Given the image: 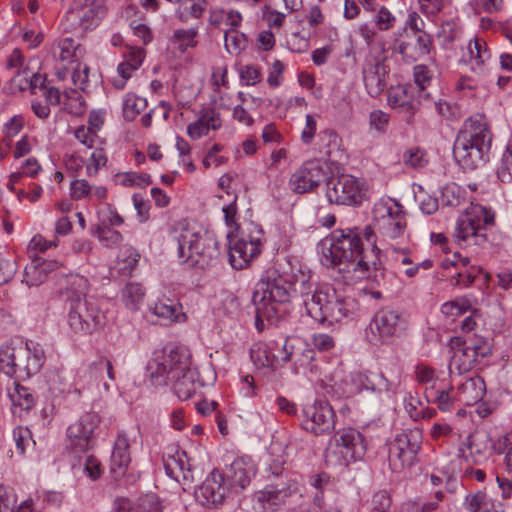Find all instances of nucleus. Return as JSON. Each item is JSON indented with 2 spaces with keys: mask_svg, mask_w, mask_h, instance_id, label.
<instances>
[{
  "mask_svg": "<svg viewBox=\"0 0 512 512\" xmlns=\"http://www.w3.org/2000/svg\"><path fill=\"white\" fill-rule=\"evenodd\" d=\"M278 348L276 341L261 342L253 345L250 351V357L254 365L259 368H274L278 363V357L274 350Z\"/></svg>",
  "mask_w": 512,
  "mask_h": 512,
  "instance_id": "38",
  "label": "nucleus"
},
{
  "mask_svg": "<svg viewBox=\"0 0 512 512\" xmlns=\"http://www.w3.org/2000/svg\"><path fill=\"white\" fill-rule=\"evenodd\" d=\"M491 137L482 117L468 118L453 145L454 160L482 159L489 149Z\"/></svg>",
  "mask_w": 512,
  "mask_h": 512,
  "instance_id": "6",
  "label": "nucleus"
},
{
  "mask_svg": "<svg viewBox=\"0 0 512 512\" xmlns=\"http://www.w3.org/2000/svg\"><path fill=\"white\" fill-rule=\"evenodd\" d=\"M197 36L198 30L196 28L177 29L173 32L170 43L173 44L180 53H185L189 48L197 46Z\"/></svg>",
  "mask_w": 512,
  "mask_h": 512,
  "instance_id": "43",
  "label": "nucleus"
},
{
  "mask_svg": "<svg viewBox=\"0 0 512 512\" xmlns=\"http://www.w3.org/2000/svg\"><path fill=\"white\" fill-rule=\"evenodd\" d=\"M190 350L184 345L170 344L154 353L148 362L147 372L155 387L167 386L177 375L187 371L192 364Z\"/></svg>",
  "mask_w": 512,
  "mask_h": 512,
  "instance_id": "4",
  "label": "nucleus"
},
{
  "mask_svg": "<svg viewBox=\"0 0 512 512\" xmlns=\"http://www.w3.org/2000/svg\"><path fill=\"white\" fill-rule=\"evenodd\" d=\"M331 174L330 162H304L290 177L293 192L304 194L313 191Z\"/></svg>",
  "mask_w": 512,
  "mask_h": 512,
  "instance_id": "18",
  "label": "nucleus"
},
{
  "mask_svg": "<svg viewBox=\"0 0 512 512\" xmlns=\"http://www.w3.org/2000/svg\"><path fill=\"white\" fill-rule=\"evenodd\" d=\"M453 350L450 363V375H461L472 370L477 363L491 353V346L483 337L462 339L454 337L450 341Z\"/></svg>",
  "mask_w": 512,
  "mask_h": 512,
  "instance_id": "9",
  "label": "nucleus"
},
{
  "mask_svg": "<svg viewBox=\"0 0 512 512\" xmlns=\"http://www.w3.org/2000/svg\"><path fill=\"white\" fill-rule=\"evenodd\" d=\"M403 329L401 315L389 309L378 311L372 318L367 330L368 341L373 345L388 342Z\"/></svg>",
  "mask_w": 512,
  "mask_h": 512,
  "instance_id": "19",
  "label": "nucleus"
},
{
  "mask_svg": "<svg viewBox=\"0 0 512 512\" xmlns=\"http://www.w3.org/2000/svg\"><path fill=\"white\" fill-rule=\"evenodd\" d=\"M133 512H163V505L156 494H145L133 506Z\"/></svg>",
  "mask_w": 512,
  "mask_h": 512,
  "instance_id": "51",
  "label": "nucleus"
},
{
  "mask_svg": "<svg viewBox=\"0 0 512 512\" xmlns=\"http://www.w3.org/2000/svg\"><path fill=\"white\" fill-rule=\"evenodd\" d=\"M24 126V118L21 115H15L13 116L5 125L3 128V132L5 135L4 141L6 142V145H9L7 142L12 137L16 136L23 128Z\"/></svg>",
  "mask_w": 512,
  "mask_h": 512,
  "instance_id": "63",
  "label": "nucleus"
},
{
  "mask_svg": "<svg viewBox=\"0 0 512 512\" xmlns=\"http://www.w3.org/2000/svg\"><path fill=\"white\" fill-rule=\"evenodd\" d=\"M147 107V100L133 93H128L123 99L122 112L123 117L128 120H134Z\"/></svg>",
  "mask_w": 512,
  "mask_h": 512,
  "instance_id": "45",
  "label": "nucleus"
},
{
  "mask_svg": "<svg viewBox=\"0 0 512 512\" xmlns=\"http://www.w3.org/2000/svg\"><path fill=\"white\" fill-rule=\"evenodd\" d=\"M326 194L331 203L357 205L365 196V183L352 175L343 174L328 182Z\"/></svg>",
  "mask_w": 512,
  "mask_h": 512,
  "instance_id": "17",
  "label": "nucleus"
},
{
  "mask_svg": "<svg viewBox=\"0 0 512 512\" xmlns=\"http://www.w3.org/2000/svg\"><path fill=\"white\" fill-rule=\"evenodd\" d=\"M130 441L125 432L118 433L111 454V471L115 474H123L128 467L130 457Z\"/></svg>",
  "mask_w": 512,
  "mask_h": 512,
  "instance_id": "36",
  "label": "nucleus"
},
{
  "mask_svg": "<svg viewBox=\"0 0 512 512\" xmlns=\"http://www.w3.org/2000/svg\"><path fill=\"white\" fill-rule=\"evenodd\" d=\"M67 306L68 325L75 334H90L101 325L100 311L92 301L75 299Z\"/></svg>",
  "mask_w": 512,
  "mask_h": 512,
  "instance_id": "15",
  "label": "nucleus"
},
{
  "mask_svg": "<svg viewBox=\"0 0 512 512\" xmlns=\"http://www.w3.org/2000/svg\"><path fill=\"white\" fill-rule=\"evenodd\" d=\"M17 496L10 487L0 484V512H33V501L28 499L16 507Z\"/></svg>",
  "mask_w": 512,
  "mask_h": 512,
  "instance_id": "40",
  "label": "nucleus"
},
{
  "mask_svg": "<svg viewBox=\"0 0 512 512\" xmlns=\"http://www.w3.org/2000/svg\"><path fill=\"white\" fill-rule=\"evenodd\" d=\"M124 222L122 216L112 208L110 205H106L104 208L98 211V224L94 227H117L122 225Z\"/></svg>",
  "mask_w": 512,
  "mask_h": 512,
  "instance_id": "52",
  "label": "nucleus"
},
{
  "mask_svg": "<svg viewBox=\"0 0 512 512\" xmlns=\"http://www.w3.org/2000/svg\"><path fill=\"white\" fill-rule=\"evenodd\" d=\"M220 114L214 109L206 108L200 111L196 121L187 127V134L196 140L208 134L209 130H217L221 127Z\"/></svg>",
  "mask_w": 512,
  "mask_h": 512,
  "instance_id": "32",
  "label": "nucleus"
},
{
  "mask_svg": "<svg viewBox=\"0 0 512 512\" xmlns=\"http://www.w3.org/2000/svg\"><path fill=\"white\" fill-rule=\"evenodd\" d=\"M481 273L480 266H469L467 269L459 270L451 279V283L454 286L469 287Z\"/></svg>",
  "mask_w": 512,
  "mask_h": 512,
  "instance_id": "55",
  "label": "nucleus"
},
{
  "mask_svg": "<svg viewBox=\"0 0 512 512\" xmlns=\"http://www.w3.org/2000/svg\"><path fill=\"white\" fill-rule=\"evenodd\" d=\"M80 9L70 13L76 16L82 30L90 29L97 25V21L104 14L103 0H81Z\"/></svg>",
  "mask_w": 512,
  "mask_h": 512,
  "instance_id": "35",
  "label": "nucleus"
},
{
  "mask_svg": "<svg viewBox=\"0 0 512 512\" xmlns=\"http://www.w3.org/2000/svg\"><path fill=\"white\" fill-rule=\"evenodd\" d=\"M92 234L106 247L113 248L118 246L122 240V234L111 227H93Z\"/></svg>",
  "mask_w": 512,
  "mask_h": 512,
  "instance_id": "47",
  "label": "nucleus"
},
{
  "mask_svg": "<svg viewBox=\"0 0 512 512\" xmlns=\"http://www.w3.org/2000/svg\"><path fill=\"white\" fill-rule=\"evenodd\" d=\"M465 445L469 450V457L474 464L485 463L493 454V441L485 431L470 434Z\"/></svg>",
  "mask_w": 512,
  "mask_h": 512,
  "instance_id": "30",
  "label": "nucleus"
},
{
  "mask_svg": "<svg viewBox=\"0 0 512 512\" xmlns=\"http://www.w3.org/2000/svg\"><path fill=\"white\" fill-rule=\"evenodd\" d=\"M374 236L371 226L337 229L319 242L320 261L326 267L338 266L348 285L364 279L379 285L384 278V269L381 250L376 246Z\"/></svg>",
  "mask_w": 512,
  "mask_h": 512,
  "instance_id": "1",
  "label": "nucleus"
},
{
  "mask_svg": "<svg viewBox=\"0 0 512 512\" xmlns=\"http://www.w3.org/2000/svg\"><path fill=\"white\" fill-rule=\"evenodd\" d=\"M375 229L384 240H396L405 234L406 214L396 200L380 199L372 210Z\"/></svg>",
  "mask_w": 512,
  "mask_h": 512,
  "instance_id": "11",
  "label": "nucleus"
},
{
  "mask_svg": "<svg viewBox=\"0 0 512 512\" xmlns=\"http://www.w3.org/2000/svg\"><path fill=\"white\" fill-rule=\"evenodd\" d=\"M138 68H134L130 63L125 61L121 62L117 67L119 78H115L112 81L113 86L116 89H123L126 85L127 80L131 77L132 73Z\"/></svg>",
  "mask_w": 512,
  "mask_h": 512,
  "instance_id": "61",
  "label": "nucleus"
},
{
  "mask_svg": "<svg viewBox=\"0 0 512 512\" xmlns=\"http://www.w3.org/2000/svg\"><path fill=\"white\" fill-rule=\"evenodd\" d=\"M297 490V482L292 479L267 485L253 494V508L256 512H278Z\"/></svg>",
  "mask_w": 512,
  "mask_h": 512,
  "instance_id": "13",
  "label": "nucleus"
},
{
  "mask_svg": "<svg viewBox=\"0 0 512 512\" xmlns=\"http://www.w3.org/2000/svg\"><path fill=\"white\" fill-rule=\"evenodd\" d=\"M432 48L431 36L426 32H409L406 28L399 30L391 43L393 52L403 59L415 62L427 56Z\"/></svg>",
  "mask_w": 512,
  "mask_h": 512,
  "instance_id": "14",
  "label": "nucleus"
},
{
  "mask_svg": "<svg viewBox=\"0 0 512 512\" xmlns=\"http://www.w3.org/2000/svg\"><path fill=\"white\" fill-rule=\"evenodd\" d=\"M495 224V213L479 204H471L458 217L453 232V238L459 245L479 244L485 239L483 230Z\"/></svg>",
  "mask_w": 512,
  "mask_h": 512,
  "instance_id": "8",
  "label": "nucleus"
},
{
  "mask_svg": "<svg viewBox=\"0 0 512 512\" xmlns=\"http://www.w3.org/2000/svg\"><path fill=\"white\" fill-rule=\"evenodd\" d=\"M163 464L166 474L177 482L193 478L186 452L177 445H169L163 454Z\"/></svg>",
  "mask_w": 512,
  "mask_h": 512,
  "instance_id": "27",
  "label": "nucleus"
},
{
  "mask_svg": "<svg viewBox=\"0 0 512 512\" xmlns=\"http://www.w3.org/2000/svg\"><path fill=\"white\" fill-rule=\"evenodd\" d=\"M227 491L222 473L213 471L195 491V497L203 506L212 507L224 501Z\"/></svg>",
  "mask_w": 512,
  "mask_h": 512,
  "instance_id": "26",
  "label": "nucleus"
},
{
  "mask_svg": "<svg viewBox=\"0 0 512 512\" xmlns=\"http://www.w3.org/2000/svg\"><path fill=\"white\" fill-rule=\"evenodd\" d=\"M281 360L284 363L291 362L294 365V371L314 369V360L316 353L313 348L302 338L291 336L284 340L281 349Z\"/></svg>",
  "mask_w": 512,
  "mask_h": 512,
  "instance_id": "22",
  "label": "nucleus"
},
{
  "mask_svg": "<svg viewBox=\"0 0 512 512\" xmlns=\"http://www.w3.org/2000/svg\"><path fill=\"white\" fill-rule=\"evenodd\" d=\"M358 310V303L351 297H341L333 289L330 293V301L326 306L325 322L332 324L345 318L352 317Z\"/></svg>",
  "mask_w": 512,
  "mask_h": 512,
  "instance_id": "28",
  "label": "nucleus"
},
{
  "mask_svg": "<svg viewBox=\"0 0 512 512\" xmlns=\"http://www.w3.org/2000/svg\"><path fill=\"white\" fill-rule=\"evenodd\" d=\"M303 428L314 434L322 435L334 429V411L326 402H315L303 410Z\"/></svg>",
  "mask_w": 512,
  "mask_h": 512,
  "instance_id": "23",
  "label": "nucleus"
},
{
  "mask_svg": "<svg viewBox=\"0 0 512 512\" xmlns=\"http://www.w3.org/2000/svg\"><path fill=\"white\" fill-rule=\"evenodd\" d=\"M30 72L28 69L18 70L12 77L9 84V90L11 93L25 91L31 88V82H29Z\"/></svg>",
  "mask_w": 512,
  "mask_h": 512,
  "instance_id": "59",
  "label": "nucleus"
},
{
  "mask_svg": "<svg viewBox=\"0 0 512 512\" xmlns=\"http://www.w3.org/2000/svg\"><path fill=\"white\" fill-rule=\"evenodd\" d=\"M353 383L360 389H365L392 398L397 394L401 385L399 372L385 374L382 371L366 370L353 374Z\"/></svg>",
  "mask_w": 512,
  "mask_h": 512,
  "instance_id": "20",
  "label": "nucleus"
},
{
  "mask_svg": "<svg viewBox=\"0 0 512 512\" xmlns=\"http://www.w3.org/2000/svg\"><path fill=\"white\" fill-rule=\"evenodd\" d=\"M202 370L203 372H209L211 377L209 379H204L200 375V372L191 365L187 371L177 375V377L171 380L170 384L173 386L174 393L180 400H188L199 388L214 381L215 376L213 375L210 367L203 368Z\"/></svg>",
  "mask_w": 512,
  "mask_h": 512,
  "instance_id": "24",
  "label": "nucleus"
},
{
  "mask_svg": "<svg viewBox=\"0 0 512 512\" xmlns=\"http://www.w3.org/2000/svg\"><path fill=\"white\" fill-rule=\"evenodd\" d=\"M177 242V256L180 262L189 266L204 269L212 264L219 256L218 243L215 238L202 233L195 227L179 223L174 230Z\"/></svg>",
  "mask_w": 512,
  "mask_h": 512,
  "instance_id": "3",
  "label": "nucleus"
},
{
  "mask_svg": "<svg viewBox=\"0 0 512 512\" xmlns=\"http://www.w3.org/2000/svg\"><path fill=\"white\" fill-rule=\"evenodd\" d=\"M44 361V351L39 345H5L0 349V369L21 380L37 374Z\"/></svg>",
  "mask_w": 512,
  "mask_h": 512,
  "instance_id": "5",
  "label": "nucleus"
},
{
  "mask_svg": "<svg viewBox=\"0 0 512 512\" xmlns=\"http://www.w3.org/2000/svg\"><path fill=\"white\" fill-rule=\"evenodd\" d=\"M61 266L56 260L34 258L25 267L23 282L29 287H36L44 283L51 273L58 270Z\"/></svg>",
  "mask_w": 512,
  "mask_h": 512,
  "instance_id": "29",
  "label": "nucleus"
},
{
  "mask_svg": "<svg viewBox=\"0 0 512 512\" xmlns=\"http://www.w3.org/2000/svg\"><path fill=\"white\" fill-rule=\"evenodd\" d=\"M145 291L139 283H128L122 290L121 299L131 311H137L144 301Z\"/></svg>",
  "mask_w": 512,
  "mask_h": 512,
  "instance_id": "44",
  "label": "nucleus"
},
{
  "mask_svg": "<svg viewBox=\"0 0 512 512\" xmlns=\"http://www.w3.org/2000/svg\"><path fill=\"white\" fill-rule=\"evenodd\" d=\"M236 230L235 234H228L229 261L233 268L241 270L260 254L264 233L262 228L253 222L236 227Z\"/></svg>",
  "mask_w": 512,
  "mask_h": 512,
  "instance_id": "7",
  "label": "nucleus"
},
{
  "mask_svg": "<svg viewBox=\"0 0 512 512\" xmlns=\"http://www.w3.org/2000/svg\"><path fill=\"white\" fill-rule=\"evenodd\" d=\"M363 435L354 428L338 431L326 450V462L333 465L347 466L360 460L366 453Z\"/></svg>",
  "mask_w": 512,
  "mask_h": 512,
  "instance_id": "10",
  "label": "nucleus"
},
{
  "mask_svg": "<svg viewBox=\"0 0 512 512\" xmlns=\"http://www.w3.org/2000/svg\"><path fill=\"white\" fill-rule=\"evenodd\" d=\"M333 288L329 286H321L315 288L314 294L306 299L304 302V307L306 309L307 314L317 322L324 323L326 316V306H328V301H330V293H332Z\"/></svg>",
  "mask_w": 512,
  "mask_h": 512,
  "instance_id": "34",
  "label": "nucleus"
},
{
  "mask_svg": "<svg viewBox=\"0 0 512 512\" xmlns=\"http://www.w3.org/2000/svg\"><path fill=\"white\" fill-rule=\"evenodd\" d=\"M100 416L95 412L83 414L67 428L68 447L74 453L90 450L95 445L94 432L100 424Z\"/></svg>",
  "mask_w": 512,
  "mask_h": 512,
  "instance_id": "16",
  "label": "nucleus"
},
{
  "mask_svg": "<svg viewBox=\"0 0 512 512\" xmlns=\"http://www.w3.org/2000/svg\"><path fill=\"white\" fill-rule=\"evenodd\" d=\"M314 291V284L305 274L295 276L290 291L287 282L276 270H268L256 284L252 295L257 329H262L264 320L271 323L277 321L285 313L284 305L291 297H300L304 305L305 300L309 299Z\"/></svg>",
  "mask_w": 512,
  "mask_h": 512,
  "instance_id": "2",
  "label": "nucleus"
},
{
  "mask_svg": "<svg viewBox=\"0 0 512 512\" xmlns=\"http://www.w3.org/2000/svg\"><path fill=\"white\" fill-rule=\"evenodd\" d=\"M486 393V385L480 376L465 379L457 390V401L471 406L481 401Z\"/></svg>",
  "mask_w": 512,
  "mask_h": 512,
  "instance_id": "33",
  "label": "nucleus"
},
{
  "mask_svg": "<svg viewBox=\"0 0 512 512\" xmlns=\"http://www.w3.org/2000/svg\"><path fill=\"white\" fill-rule=\"evenodd\" d=\"M76 139L84 146V153L90 151L89 155H86L89 160H107V154L101 147H95L98 136L87 129L85 126L79 127L75 131Z\"/></svg>",
  "mask_w": 512,
  "mask_h": 512,
  "instance_id": "39",
  "label": "nucleus"
},
{
  "mask_svg": "<svg viewBox=\"0 0 512 512\" xmlns=\"http://www.w3.org/2000/svg\"><path fill=\"white\" fill-rule=\"evenodd\" d=\"M390 116L382 110H374L370 113V127L380 133H385L389 124Z\"/></svg>",
  "mask_w": 512,
  "mask_h": 512,
  "instance_id": "60",
  "label": "nucleus"
},
{
  "mask_svg": "<svg viewBox=\"0 0 512 512\" xmlns=\"http://www.w3.org/2000/svg\"><path fill=\"white\" fill-rule=\"evenodd\" d=\"M255 472V466L250 460L238 458L226 467L222 476L228 490L232 493H239L249 486Z\"/></svg>",
  "mask_w": 512,
  "mask_h": 512,
  "instance_id": "25",
  "label": "nucleus"
},
{
  "mask_svg": "<svg viewBox=\"0 0 512 512\" xmlns=\"http://www.w3.org/2000/svg\"><path fill=\"white\" fill-rule=\"evenodd\" d=\"M388 103L392 108H399L403 111H412L414 109V105L409 100L403 87L393 88L389 91Z\"/></svg>",
  "mask_w": 512,
  "mask_h": 512,
  "instance_id": "53",
  "label": "nucleus"
},
{
  "mask_svg": "<svg viewBox=\"0 0 512 512\" xmlns=\"http://www.w3.org/2000/svg\"><path fill=\"white\" fill-rule=\"evenodd\" d=\"M437 378L436 372L432 367L425 364H418L415 367V379L418 384L426 385L425 388L435 389Z\"/></svg>",
  "mask_w": 512,
  "mask_h": 512,
  "instance_id": "56",
  "label": "nucleus"
},
{
  "mask_svg": "<svg viewBox=\"0 0 512 512\" xmlns=\"http://www.w3.org/2000/svg\"><path fill=\"white\" fill-rule=\"evenodd\" d=\"M490 58L491 53L483 39L475 37L473 40H470L467 45V53L462 56L461 61L469 66L474 76H461L458 80L457 88L460 90H472L486 84L489 76L487 61Z\"/></svg>",
  "mask_w": 512,
  "mask_h": 512,
  "instance_id": "12",
  "label": "nucleus"
},
{
  "mask_svg": "<svg viewBox=\"0 0 512 512\" xmlns=\"http://www.w3.org/2000/svg\"><path fill=\"white\" fill-rule=\"evenodd\" d=\"M151 311L163 325L182 323L186 320L181 304L170 300L157 301L151 308Z\"/></svg>",
  "mask_w": 512,
  "mask_h": 512,
  "instance_id": "37",
  "label": "nucleus"
},
{
  "mask_svg": "<svg viewBox=\"0 0 512 512\" xmlns=\"http://www.w3.org/2000/svg\"><path fill=\"white\" fill-rule=\"evenodd\" d=\"M453 388L449 390L425 388L424 396L428 403L436 404L438 409L442 412L450 411L453 408L457 396L451 395Z\"/></svg>",
  "mask_w": 512,
  "mask_h": 512,
  "instance_id": "42",
  "label": "nucleus"
},
{
  "mask_svg": "<svg viewBox=\"0 0 512 512\" xmlns=\"http://www.w3.org/2000/svg\"><path fill=\"white\" fill-rule=\"evenodd\" d=\"M362 73L367 93L371 97H378L386 88V66L376 60L369 61L364 65Z\"/></svg>",
  "mask_w": 512,
  "mask_h": 512,
  "instance_id": "31",
  "label": "nucleus"
},
{
  "mask_svg": "<svg viewBox=\"0 0 512 512\" xmlns=\"http://www.w3.org/2000/svg\"><path fill=\"white\" fill-rule=\"evenodd\" d=\"M471 308V303L467 298H457L453 301L445 302L441 307V312L446 316H458Z\"/></svg>",
  "mask_w": 512,
  "mask_h": 512,
  "instance_id": "57",
  "label": "nucleus"
},
{
  "mask_svg": "<svg viewBox=\"0 0 512 512\" xmlns=\"http://www.w3.org/2000/svg\"><path fill=\"white\" fill-rule=\"evenodd\" d=\"M17 263L13 254L0 252V285L8 283L16 274Z\"/></svg>",
  "mask_w": 512,
  "mask_h": 512,
  "instance_id": "49",
  "label": "nucleus"
},
{
  "mask_svg": "<svg viewBox=\"0 0 512 512\" xmlns=\"http://www.w3.org/2000/svg\"><path fill=\"white\" fill-rule=\"evenodd\" d=\"M115 182L122 186L144 187L150 184L149 176L137 172H120L114 176Z\"/></svg>",
  "mask_w": 512,
  "mask_h": 512,
  "instance_id": "50",
  "label": "nucleus"
},
{
  "mask_svg": "<svg viewBox=\"0 0 512 512\" xmlns=\"http://www.w3.org/2000/svg\"><path fill=\"white\" fill-rule=\"evenodd\" d=\"M14 413L19 408L21 411H29L35 403L33 395L29 392V389L17 386L15 391L10 394Z\"/></svg>",
  "mask_w": 512,
  "mask_h": 512,
  "instance_id": "48",
  "label": "nucleus"
},
{
  "mask_svg": "<svg viewBox=\"0 0 512 512\" xmlns=\"http://www.w3.org/2000/svg\"><path fill=\"white\" fill-rule=\"evenodd\" d=\"M88 281L81 275H71L66 282L63 290L67 305L75 299L80 301L87 300Z\"/></svg>",
  "mask_w": 512,
  "mask_h": 512,
  "instance_id": "41",
  "label": "nucleus"
},
{
  "mask_svg": "<svg viewBox=\"0 0 512 512\" xmlns=\"http://www.w3.org/2000/svg\"><path fill=\"white\" fill-rule=\"evenodd\" d=\"M13 441L19 454H24L31 441V433L27 428L17 427L13 430Z\"/></svg>",
  "mask_w": 512,
  "mask_h": 512,
  "instance_id": "62",
  "label": "nucleus"
},
{
  "mask_svg": "<svg viewBox=\"0 0 512 512\" xmlns=\"http://www.w3.org/2000/svg\"><path fill=\"white\" fill-rule=\"evenodd\" d=\"M422 434L418 429H406L398 433L391 449L390 462L395 469L411 466L420 450Z\"/></svg>",
  "mask_w": 512,
  "mask_h": 512,
  "instance_id": "21",
  "label": "nucleus"
},
{
  "mask_svg": "<svg viewBox=\"0 0 512 512\" xmlns=\"http://www.w3.org/2000/svg\"><path fill=\"white\" fill-rule=\"evenodd\" d=\"M464 506L469 512H491L494 503L485 492L477 491L465 497Z\"/></svg>",
  "mask_w": 512,
  "mask_h": 512,
  "instance_id": "46",
  "label": "nucleus"
},
{
  "mask_svg": "<svg viewBox=\"0 0 512 512\" xmlns=\"http://www.w3.org/2000/svg\"><path fill=\"white\" fill-rule=\"evenodd\" d=\"M240 79L247 86L256 85L261 81V73L255 65H246L240 71Z\"/></svg>",
  "mask_w": 512,
  "mask_h": 512,
  "instance_id": "64",
  "label": "nucleus"
},
{
  "mask_svg": "<svg viewBox=\"0 0 512 512\" xmlns=\"http://www.w3.org/2000/svg\"><path fill=\"white\" fill-rule=\"evenodd\" d=\"M463 199L464 191L456 184L446 185L442 190V201L448 206H459Z\"/></svg>",
  "mask_w": 512,
  "mask_h": 512,
  "instance_id": "58",
  "label": "nucleus"
},
{
  "mask_svg": "<svg viewBox=\"0 0 512 512\" xmlns=\"http://www.w3.org/2000/svg\"><path fill=\"white\" fill-rule=\"evenodd\" d=\"M225 47L230 54H239L245 49L247 40L243 33L235 29L225 32Z\"/></svg>",
  "mask_w": 512,
  "mask_h": 512,
  "instance_id": "54",
  "label": "nucleus"
}]
</instances>
